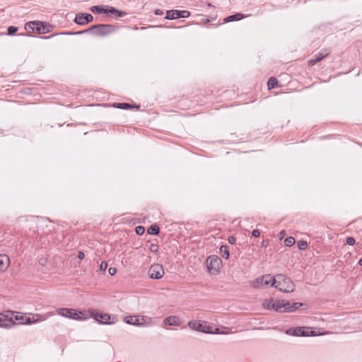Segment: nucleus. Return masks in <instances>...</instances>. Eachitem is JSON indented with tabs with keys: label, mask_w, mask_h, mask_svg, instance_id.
Listing matches in <instances>:
<instances>
[{
	"label": "nucleus",
	"mask_w": 362,
	"mask_h": 362,
	"mask_svg": "<svg viewBox=\"0 0 362 362\" xmlns=\"http://www.w3.org/2000/svg\"><path fill=\"white\" fill-rule=\"evenodd\" d=\"M10 314H11V317H13V315H15L14 316V318H15V320L18 321L19 322V324H21V321H23L24 320V316L21 315V313H16V312H8Z\"/></svg>",
	"instance_id": "27"
},
{
	"label": "nucleus",
	"mask_w": 362,
	"mask_h": 362,
	"mask_svg": "<svg viewBox=\"0 0 362 362\" xmlns=\"http://www.w3.org/2000/svg\"><path fill=\"white\" fill-rule=\"evenodd\" d=\"M221 259L216 255H211L207 257L206 263L207 264L208 270L211 274H216L219 271Z\"/></svg>",
	"instance_id": "11"
},
{
	"label": "nucleus",
	"mask_w": 362,
	"mask_h": 362,
	"mask_svg": "<svg viewBox=\"0 0 362 362\" xmlns=\"http://www.w3.org/2000/svg\"><path fill=\"white\" fill-rule=\"evenodd\" d=\"M207 6L211 7V6H212V5H211V3H208V4H207Z\"/></svg>",
	"instance_id": "47"
},
{
	"label": "nucleus",
	"mask_w": 362,
	"mask_h": 362,
	"mask_svg": "<svg viewBox=\"0 0 362 362\" xmlns=\"http://www.w3.org/2000/svg\"><path fill=\"white\" fill-rule=\"evenodd\" d=\"M190 16L189 11L169 10L166 12L165 19L174 20L180 18H186Z\"/></svg>",
	"instance_id": "12"
},
{
	"label": "nucleus",
	"mask_w": 362,
	"mask_h": 362,
	"mask_svg": "<svg viewBox=\"0 0 362 362\" xmlns=\"http://www.w3.org/2000/svg\"><path fill=\"white\" fill-rule=\"evenodd\" d=\"M119 28L118 25L97 24L88 28V30L96 37H105L115 33Z\"/></svg>",
	"instance_id": "2"
},
{
	"label": "nucleus",
	"mask_w": 362,
	"mask_h": 362,
	"mask_svg": "<svg viewBox=\"0 0 362 362\" xmlns=\"http://www.w3.org/2000/svg\"><path fill=\"white\" fill-rule=\"evenodd\" d=\"M228 332H219V329L218 328H216L214 330L212 329V333L211 334H227Z\"/></svg>",
	"instance_id": "43"
},
{
	"label": "nucleus",
	"mask_w": 362,
	"mask_h": 362,
	"mask_svg": "<svg viewBox=\"0 0 362 362\" xmlns=\"http://www.w3.org/2000/svg\"><path fill=\"white\" fill-rule=\"evenodd\" d=\"M303 304L301 303H293L291 304L288 302V309H286V313H292L298 310Z\"/></svg>",
	"instance_id": "24"
},
{
	"label": "nucleus",
	"mask_w": 362,
	"mask_h": 362,
	"mask_svg": "<svg viewBox=\"0 0 362 362\" xmlns=\"http://www.w3.org/2000/svg\"><path fill=\"white\" fill-rule=\"evenodd\" d=\"M164 269L161 264H153L148 269V275L150 278L154 279H160L164 274Z\"/></svg>",
	"instance_id": "13"
},
{
	"label": "nucleus",
	"mask_w": 362,
	"mask_h": 362,
	"mask_svg": "<svg viewBox=\"0 0 362 362\" xmlns=\"http://www.w3.org/2000/svg\"><path fill=\"white\" fill-rule=\"evenodd\" d=\"M276 280V275L272 276L270 274L264 275L257 278L253 283L252 286L255 288H259L264 286H272L274 287Z\"/></svg>",
	"instance_id": "8"
},
{
	"label": "nucleus",
	"mask_w": 362,
	"mask_h": 362,
	"mask_svg": "<svg viewBox=\"0 0 362 362\" xmlns=\"http://www.w3.org/2000/svg\"><path fill=\"white\" fill-rule=\"evenodd\" d=\"M259 235H260V232H259V230H257V229H255V230H253L252 231V236H254V237H255V238L259 237Z\"/></svg>",
	"instance_id": "39"
},
{
	"label": "nucleus",
	"mask_w": 362,
	"mask_h": 362,
	"mask_svg": "<svg viewBox=\"0 0 362 362\" xmlns=\"http://www.w3.org/2000/svg\"><path fill=\"white\" fill-rule=\"evenodd\" d=\"M329 54V52L327 50L317 53V54L315 55L313 59H310L308 60V65L309 66L315 65L317 62H320L322 59L326 57Z\"/></svg>",
	"instance_id": "17"
},
{
	"label": "nucleus",
	"mask_w": 362,
	"mask_h": 362,
	"mask_svg": "<svg viewBox=\"0 0 362 362\" xmlns=\"http://www.w3.org/2000/svg\"><path fill=\"white\" fill-rule=\"evenodd\" d=\"M13 324L14 320H13L12 317H10L8 315L0 313V327H8Z\"/></svg>",
	"instance_id": "16"
},
{
	"label": "nucleus",
	"mask_w": 362,
	"mask_h": 362,
	"mask_svg": "<svg viewBox=\"0 0 362 362\" xmlns=\"http://www.w3.org/2000/svg\"><path fill=\"white\" fill-rule=\"evenodd\" d=\"M154 13H155V15H156V16H160V15H162V14L163 13V11H161V10H160V9H156V10L154 11Z\"/></svg>",
	"instance_id": "44"
},
{
	"label": "nucleus",
	"mask_w": 362,
	"mask_h": 362,
	"mask_svg": "<svg viewBox=\"0 0 362 362\" xmlns=\"http://www.w3.org/2000/svg\"><path fill=\"white\" fill-rule=\"evenodd\" d=\"M107 262H105V261H103L101 263H100V269L101 271H105L107 268Z\"/></svg>",
	"instance_id": "37"
},
{
	"label": "nucleus",
	"mask_w": 362,
	"mask_h": 362,
	"mask_svg": "<svg viewBox=\"0 0 362 362\" xmlns=\"http://www.w3.org/2000/svg\"><path fill=\"white\" fill-rule=\"evenodd\" d=\"M160 232V228L158 225H151L147 230V233L150 235H157Z\"/></svg>",
	"instance_id": "23"
},
{
	"label": "nucleus",
	"mask_w": 362,
	"mask_h": 362,
	"mask_svg": "<svg viewBox=\"0 0 362 362\" xmlns=\"http://www.w3.org/2000/svg\"><path fill=\"white\" fill-rule=\"evenodd\" d=\"M89 312L90 314L88 315L101 324L112 325L115 323L114 320L110 321L112 317L110 315L107 313H100L95 310H91Z\"/></svg>",
	"instance_id": "10"
},
{
	"label": "nucleus",
	"mask_w": 362,
	"mask_h": 362,
	"mask_svg": "<svg viewBox=\"0 0 362 362\" xmlns=\"http://www.w3.org/2000/svg\"><path fill=\"white\" fill-rule=\"evenodd\" d=\"M18 31V28L16 26H9L7 29V34L8 35H13Z\"/></svg>",
	"instance_id": "30"
},
{
	"label": "nucleus",
	"mask_w": 362,
	"mask_h": 362,
	"mask_svg": "<svg viewBox=\"0 0 362 362\" xmlns=\"http://www.w3.org/2000/svg\"><path fill=\"white\" fill-rule=\"evenodd\" d=\"M112 106L115 108H119V109H122V110H129V109H132V108L139 109L140 107L139 105H136V104L132 105V104L127 103H115L112 105Z\"/></svg>",
	"instance_id": "18"
},
{
	"label": "nucleus",
	"mask_w": 362,
	"mask_h": 362,
	"mask_svg": "<svg viewBox=\"0 0 362 362\" xmlns=\"http://www.w3.org/2000/svg\"><path fill=\"white\" fill-rule=\"evenodd\" d=\"M278 80L275 77H270L267 81L268 89L271 90L277 87Z\"/></svg>",
	"instance_id": "25"
},
{
	"label": "nucleus",
	"mask_w": 362,
	"mask_h": 362,
	"mask_svg": "<svg viewBox=\"0 0 362 362\" xmlns=\"http://www.w3.org/2000/svg\"><path fill=\"white\" fill-rule=\"evenodd\" d=\"M188 327L193 330L203 333H212V327L205 321L190 320L187 324Z\"/></svg>",
	"instance_id": "7"
},
{
	"label": "nucleus",
	"mask_w": 362,
	"mask_h": 362,
	"mask_svg": "<svg viewBox=\"0 0 362 362\" xmlns=\"http://www.w3.org/2000/svg\"><path fill=\"white\" fill-rule=\"evenodd\" d=\"M288 301L284 300H274V298L265 299L262 302V307L269 310H274L276 312L286 313L288 309Z\"/></svg>",
	"instance_id": "3"
},
{
	"label": "nucleus",
	"mask_w": 362,
	"mask_h": 362,
	"mask_svg": "<svg viewBox=\"0 0 362 362\" xmlns=\"http://www.w3.org/2000/svg\"><path fill=\"white\" fill-rule=\"evenodd\" d=\"M274 288L284 293H291L294 291L295 284L289 277L282 274H278Z\"/></svg>",
	"instance_id": "4"
},
{
	"label": "nucleus",
	"mask_w": 362,
	"mask_h": 362,
	"mask_svg": "<svg viewBox=\"0 0 362 362\" xmlns=\"http://www.w3.org/2000/svg\"><path fill=\"white\" fill-rule=\"evenodd\" d=\"M286 333L287 334L296 337H309L317 335L315 331H312L309 327H298L293 329H288L286 331Z\"/></svg>",
	"instance_id": "9"
},
{
	"label": "nucleus",
	"mask_w": 362,
	"mask_h": 362,
	"mask_svg": "<svg viewBox=\"0 0 362 362\" xmlns=\"http://www.w3.org/2000/svg\"><path fill=\"white\" fill-rule=\"evenodd\" d=\"M117 272V269L116 268H114V267H110L109 269V274L111 275V276H113L116 274Z\"/></svg>",
	"instance_id": "40"
},
{
	"label": "nucleus",
	"mask_w": 362,
	"mask_h": 362,
	"mask_svg": "<svg viewBox=\"0 0 362 362\" xmlns=\"http://www.w3.org/2000/svg\"><path fill=\"white\" fill-rule=\"evenodd\" d=\"M298 247L300 250H305L308 248V243L305 240H300L298 242Z\"/></svg>",
	"instance_id": "29"
},
{
	"label": "nucleus",
	"mask_w": 362,
	"mask_h": 362,
	"mask_svg": "<svg viewBox=\"0 0 362 362\" xmlns=\"http://www.w3.org/2000/svg\"><path fill=\"white\" fill-rule=\"evenodd\" d=\"M52 28V26L49 23L42 21H30L25 25V29L26 30L28 31L31 30L39 34L48 33L50 32Z\"/></svg>",
	"instance_id": "5"
},
{
	"label": "nucleus",
	"mask_w": 362,
	"mask_h": 362,
	"mask_svg": "<svg viewBox=\"0 0 362 362\" xmlns=\"http://www.w3.org/2000/svg\"><path fill=\"white\" fill-rule=\"evenodd\" d=\"M57 312L59 315L74 320H83L89 317V315L86 313L77 311L72 308H59Z\"/></svg>",
	"instance_id": "6"
},
{
	"label": "nucleus",
	"mask_w": 362,
	"mask_h": 362,
	"mask_svg": "<svg viewBox=\"0 0 362 362\" xmlns=\"http://www.w3.org/2000/svg\"><path fill=\"white\" fill-rule=\"evenodd\" d=\"M33 322H40L45 320L47 319L46 317L41 315L40 314H33L31 316Z\"/></svg>",
	"instance_id": "26"
},
{
	"label": "nucleus",
	"mask_w": 362,
	"mask_h": 362,
	"mask_svg": "<svg viewBox=\"0 0 362 362\" xmlns=\"http://www.w3.org/2000/svg\"><path fill=\"white\" fill-rule=\"evenodd\" d=\"M296 240L293 237H288L285 239L284 243L287 247H291L294 245Z\"/></svg>",
	"instance_id": "28"
},
{
	"label": "nucleus",
	"mask_w": 362,
	"mask_h": 362,
	"mask_svg": "<svg viewBox=\"0 0 362 362\" xmlns=\"http://www.w3.org/2000/svg\"><path fill=\"white\" fill-rule=\"evenodd\" d=\"M33 323L31 317L29 316H24V320L21 321V324L22 325H30Z\"/></svg>",
	"instance_id": "32"
},
{
	"label": "nucleus",
	"mask_w": 362,
	"mask_h": 362,
	"mask_svg": "<svg viewBox=\"0 0 362 362\" xmlns=\"http://www.w3.org/2000/svg\"><path fill=\"white\" fill-rule=\"evenodd\" d=\"M63 34H64V33H54V34H52V35H47V36H40L39 37L41 39H43V40H48V39L52 38L54 36H57L59 35H63Z\"/></svg>",
	"instance_id": "35"
},
{
	"label": "nucleus",
	"mask_w": 362,
	"mask_h": 362,
	"mask_svg": "<svg viewBox=\"0 0 362 362\" xmlns=\"http://www.w3.org/2000/svg\"><path fill=\"white\" fill-rule=\"evenodd\" d=\"M245 17V15L240 13H237L235 14H233V15H231V16H229L223 19V23H227L232 22V21H240V20L244 18Z\"/></svg>",
	"instance_id": "21"
},
{
	"label": "nucleus",
	"mask_w": 362,
	"mask_h": 362,
	"mask_svg": "<svg viewBox=\"0 0 362 362\" xmlns=\"http://www.w3.org/2000/svg\"><path fill=\"white\" fill-rule=\"evenodd\" d=\"M228 243L231 245H234L236 242V238L235 236H229L228 238Z\"/></svg>",
	"instance_id": "38"
},
{
	"label": "nucleus",
	"mask_w": 362,
	"mask_h": 362,
	"mask_svg": "<svg viewBox=\"0 0 362 362\" xmlns=\"http://www.w3.org/2000/svg\"><path fill=\"white\" fill-rule=\"evenodd\" d=\"M90 11L97 13H105L109 18L118 20L127 15V13L122 10H119L115 7L109 5L93 6L90 8Z\"/></svg>",
	"instance_id": "1"
},
{
	"label": "nucleus",
	"mask_w": 362,
	"mask_h": 362,
	"mask_svg": "<svg viewBox=\"0 0 362 362\" xmlns=\"http://www.w3.org/2000/svg\"><path fill=\"white\" fill-rule=\"evenodd\" d=\"M149 249L151 251V252L157 253L158 252L159 246L158 244L151 243Z\"/></svg>",
	"instance_id": "33"
},
{
	"label": "nucleus",
	"mask_w": 362,
	"mask_h": 362,
	"mask_svg": "<svg viewBox=\"0 0 362 362\" xmlns=\"http://www.w3.org/2000/svg\"><path fill=\"white\" fill-rule=\"evenodd\" d=\"M77 257L79 259H83L85 257V255L82 251H78Z\"/></svg>",
	"instance_id": "42"
},
{
	"label": "nucleus",
	"mask_w": 362,
	"mask_h": 362,
	"mask_svg": "<svg viewBox=\"0 0 362 362\" xmlns=\"http://www.w3.org/2000/svg\"><path fill=\"white\" fill-rule=\"evenodd\" d=\"M358 264H359L360 266H362V257L359 259V261H358Z\"/></svg>",
	"instance_id": "46"
},
{
	"label": "nucleus",
	"mask_w": 362,
	"mask_h": 362,
	"mask_svg": "<svg viewBox=\"0 0 362 362\" xmlns=\"http://www.w3.org/2000/svg\"><path fill=\"white\" fill-rule=\"evenodd\" d=\"M135 232L137 235H141L145 232V228L142 226H138L135 228Z\"/></svg>",
	"instance_id": "31"
},
{
	"label": "nucleus",
	"mask_w": 362,
	"mask_h": 362,
	"mask_svg": "<svg viewBox=\"0 0 362 362\" xmlns=\"http://www.w3.org/2000/svg\"><path fill=\"white\" fill-rule=\"evenodd\" d=\"M211 21V18H210L209 17H206L205 19H204V21L205 23H209V22H210Z\"/></svg>",
	"instance_id": "45"
},
{
	"label": "nucleus",
	"mask_w": 362,
	"mask_h": 362,
	"mask_svg": "<svg viewBox=\"0 0 362 362\" xmlns=\"http://www.w3.org/2000/svg\"><path fill=\"white\" fill-rule=\"evenodd\" d=\"M87 33H90V31H88V29L83 30H81V31L74 32V33H64V34H66V35H81V34Z\"/></svg>",
	"instance_id": "34"
},
{
	"label": "nucleus",
	"mask_w": 362,
	"mask_h": 362,
	"mask_svg": "<svg viewBox=\"0 0 362 362\" xmlns=\"http://www.w3.org/2000/svg\"><path fill=\"white\" fill-rule=\"evenodd\" d=\"M220 253L223 258L228 259L230 256L229 249H228V245H221L220 247Z\"/></svg>",
	"instance_id": "22"
},
{
	"label": "nucleus",
	"mask_w": 362,
	"mask_h": 362,
	"mask_svg": "<svg viewBox=\"0 0 362 362\" xmlns=\"http://www.w3.org/2000/svg\"><path fill=\"white\" fill-rule=\"evenodd\" d=\"M355 239L353 237H348L346 239V244L349 245H354L355 244Z\"/></svg>",
	"instance_id": "36"
},
{
	"label": "nucleus",
	"mask_w": 362,
	"mask_h": 362,
	"mask_svg": "<svg viewBox=\"0 0 362 362\" xmlns=\"http://www.w3.org/2000/svg\"><path fill=\"white\" fill-rule=\"evenodd\" d=\"M93 21V16L90 13H78L76 14V17L74 22L80 25H86Z\"/></svg>",
	"instance_id": "14"
},
{
	"label": "nucleus",
	"mask_w": 362,
	"mask_h": 362,
	"mask_svg": "<svg viewBox=\"0 0 362 362\" xmlns=\"http://www.w3.org/2000/svg\"><path fill=\"white\" fill-rule=\"evenodd\" d=\"M180 318L175 315L169 316L164 320V324L168 326L180 325Z\"/></svg>",
	"instance_id": "19"
},
{
	"label": "nucleus",
	"mask_w": 362,
	"mask_h": 362,
	"mask_svg": "<svg viewBox=\"0 0 362 362\" xmlns=\"http://www.w3.org/2000/svg\"><path fill=\"white\" fill-rule=\"evenodd\" d=\"M10 264L9 257L5 255H0V270H6Z\"/></svg>",
	"instance_id": "20"
},
{
	"label": "nucleus",
	"mask_w": 362,
	"mask_h": 362,
	"mask_svg": "<svg viewBox=\"0 0 362 362\" xmlns=\"http://www.w3.org/2000/svg\"><path fill=\"white\" fill-rule=\"evenodd\" d=\"M39 264L42 266H45L47 263V259L45 258H40L38 261Z\"/></svg>",
	"instance_id": "41"
},
{
	"label": "nucleus",
	"mask_w": 362,
	"mask_h": 362,
	"mask_svg": "<svg viewBox=\"0 0 362 362\" xmlns=\"http://www.w3.org/2000/svg\"><path fill=\"white\" fill-rule=\"evenodd\" d=\"M124 322L127 324L137 325V326H143L146 324V320L144 317H141L139 315H130L127 316L124 318Z\"/></svg>",
	"instance_id": "15"
}]
</instances>
